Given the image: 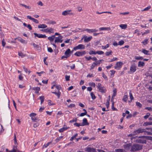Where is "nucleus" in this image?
Returning <instances> with one entry per match:
<instances>
[{
  "instance_id": "obj_1",
  "label": "nucleus",
  "mask_w": 152,
  "mask_h": 152,
  "mask_svg": "<svg viewBox=\"0 0 152 152\" xmlns=\"http://www.w3.org/2000/svg\"><path fill=\"white\" fill-rule=\"evenodd\" d=\"M145 129L139 128L138 129L134 131L132 133L129 134V136H133L137 135L140 133H142L145 132Z\"/></svg>"
},
{
  "instance_id": "obj_2",
  "label": "nucleus",
  "mask_w": 152,
  "mask_h": 152,
  "mask_svg": "<svg viewBox=\"0 0 152 152\" xmlns=\"http://www.w3.org/2000/svg\"><path fill=\"white\" fill-rule=\"evenodd\" d=\"M96 87L99 89V92L102 93H104L106 92V90L104 86H102V84L100 83H98Z\"/></svg>"
},
{
  "instance_id": "obj_3",
  "label": "nucleus",
  "mask_w": 152,
  "mask_h": 152,
  "mask_svg": "<svg viewBox=\"0 0 152 152\" xmlns=\"http://www.w3.org/2000/svg\"><path fill=\"white\" fill-rule=\"evenodd\" d=\"M142 148V145L138 144H135L132 146L131 150L133 151H135L141 150Z\"/></svg>"
},
{
  "instance_id": "obj_4",
  "label": "nucleus",
  "mask_w": 152,
  "mask_h": 152,
  "mask_svg": "<svg viewBox=\"0 0 152 152\" xmlns=\"http://www.w3.org/2000/svg\"><path fill=\"white\" fill-rule=\"evenodd\" d=\"M86 53V51L84 50L81 51H77L74 54V55L77 57H80L84 56Z\"/></svg>"
},
{
  "instance_id": "obj_5",
  "label": "nucleus",
  "mask_w": 152,
  "mask_h": 152,
  "mask_svg": "<svg viewBox=\"0 0 152 152\" xmlns=\"http://www.w3.org/2000/svg\"><path fill=\"white\" fill-rule=\"evenodd\" d=\"M85 48V45L82 44H79L77 46L74 47L73 49L75 50H78L84 49Z\"/></svg>"
},
{
  "instance_id": "obj_6",
  "label": "nucleus",
  "mask_w": 152,
  "mask_h": 152,
  "mask_svg": "<svg viewBox=\"0 0 152 152\" xmlns=\"http://www.w3.org/2000/svg\"><path fill=\"white\" fill-rule=\"evenodd\" d=\"M84 150L85 151L88 152H96V148L89 147H87L85 148Z\"/></svg>"
},
{
  "instance_id": "obj_7",
  "label": "nucleus",
  "mask_w": 152,
  "mask_h": 152,
  "mask_svg": "<svg viewBox=\"0 0 152 152\" xmlns=\"http://www.w3.org/2000/svg\"><path fill=\"white\" fill-rule=\"evenodd\" d=\"M35 37H37L38 38H45L47 37V36L45 34H37L36 33H33Z\"/></svg>"
},
{
  "instance_id": "obj_8",
  "label": "nucleus",
  "mask_w": 152,
  "mask_h": 152,
  "mask_svg": "<svg viewBox=\"0 0 152 152\" xmlns=\"http://www.w3.org/2000/svg\"><path fill=\"white\" fill-rule=\"evenodd\" d=\"M83 31H86L87 32L90 33H92L94 32H96L98 31L97 29L96 28L95 29H89L88 28L84 30Z\"/></svg>"
},
{
  "instance_id": "obj_9",
  "label": "nucleus",
  "mask_w": 152,
  "mask_h": 152,
  "mask_svg": "<svg viewBox=\"0 0 152 152\" xmlns=\"http://www.w3.org/2000/svg\"><path fill=\"white\" fill-rule=\"evenodd\" d=\"M122 63L121 62H118L116 64V65L115 66V68L116 69H119L122 66Z\"/></svg>"
},
{
  "instance_id": "obj_10",
  "label": "nucleus",
  "mask_w": 152,
  "mask_h": 152,
  "mask_svg": "<svg viewBox=\"0 0 152 152\" xmlns=\"http://www.w3.org/2000/svg\"><path fill=\"white\" fill-rule=\"evenodd\" d=\"M136 66L135 64H133L132 65L130 68V70L131 72H134L136 71Z\"/></svg>"
},
{
  "instance_id": "obj_11",
  "label": "nucleus",
  "mask_w": 152,
  "mask_h": 152,
  "mask_svg": "<svg viewBox=\"0 0 152 152\" xmlns=\"http://www.w3.org/2000/svg\"><path fill=\"white\" fill-rule=\"evenodd\" d=\"M89 124V123H88L87 120L86 118H84L83 120V122L81 124V126H84L88 125Z\"/></svg>"
},
{
  "instance_id": "obj_12",
  "label": "nucleus",
  "mask_w": 152,
  "mask_h": 152,
  "mask_svg": "<svg viewBox=\"0 0 152 152\" xmlns=\"http://www.w3.org/2000/svg\"><path fill=\"white\" fill-rule=\"evenodd\" d=\"M137 142L139 143H145L146 141L145 139L142 138L141 139H137Z\"/></svg>"
},
{
  "instance_id": "obj_13",
  "label": "nucleus",
  "mask_w": 152,
  "mask_h": 152,
  "mask_svg": "<svg viewBox=\"0 0 152 152\" xmlns=\"http://www.w3.org/2000/svg\"><path fill=\"white\" fill-rule=\"evenodd\" d=\"M64 54L66 56L68 57H69L71 54L70 50L69 48L65 52Z\"/></svg>"
},
{
  "instance_id": "obj_14",
  "label": "nucleus",
  "mask_w": 152,
  "mask_h": 152,
  "mask_svg": "<svg viewBox=\"0 0 152 152\" xmlns=\"http://www.w3.org/2000/svg\"><path fill=\"white\" fill-rule=\"evenodd\" d=\"M92 38V36H90L88 37L87 36H86L84 37V41L86 42H89L91 40Z\"/></svg>"
},
{
  "instance_id": "obj_15",
  "label": "nucleus",
  "mask_w": 152,
  "mask_h": 152,
  "mask_svg": "<svg viewBox=\"0 0 152 152\" xmlns=\"http://www.w3.org/2000/svg\"><path fill=\"white\" fill-rule=\"evenodd\" d=\"M32 90L35 91V93L37 94L39 93L40 90V88L39 87H34L31 88Z\"/></svg>"
},
{
  "instance_id": "obj_16",
  "label": "nucleus",
  "mask_w": 152,
  "mask_h": 152,
  "mask_svg": "<svg viewBox=\"0 0 152 152\" xmlns=\"http://www.w3.org/2000/svg\"><path fill=\"white\" fill-rule=\"evenodd\" d=\"M110 27H102L99 28V31L102 30H110Z\"/></svg>"
},
{
  "instance_id": "obj_17",
  "label": "nucleus",
  "mask_w": 152,
  "mask_h": 152,
  "mask_svg": "<svg viewBox=\"0 0 152 152\" xmlns=\"http://www.w3.org/2000/svg\"><path fill=\"white\" fill-rule=\"evenodd\" d=\"M45 30L46 31V33L50 32L53 33L54 32L53 29L51 28H48L45 29Z\"/></svg>"
},
{
  "instance_id": "obj_18",
  "label": "nucleus",
  "mask_w": 152,
  "mask_h": 152,
  "mask_svg": "<svg viewBox=\"0 0 152 152\" xmlns=\"http://www.w3.org/2000/svg\"><path fill=\"white\" fill-rule=\"evenodd\" d=\"M113 95L112 97V98L111 99V102H112V100H113V97H115L116 95V92H117V90H116V89H115V88L114 89L113 91Z\"/></svg>"
},
{
  "instance_id": "obj_19",
  "label": "nucleus",
  "mask_w": 152,
  "mask_h": 152,
  "mask_svg": "<svg viewBox=\"0 0 152 152\" xmlns=\"http://www.w3.org/2000/svg\"><path fill=\"white\" fill-rule=\"evenodd\" d=\"M47 27V25L45 24H39L38 26V28H45Z\"/></svg>"
},
{
  "instance_id": "obj_20",
  "label": "nucleus",
  "mask_w": 152,
  "mask_h": 152,
  "mask_svg": "<svg viewBox=\"0 0 152 152\" xmlns=\"http://www.w3.org/2000/svg\"><path fill=\"white\" fill-rule=\"evenodd\" d=\"M63 36L61 35L59 36L58 37H55L56 39L55 40V43L58 42L59 41V39H61L63 38Z\"/></svg>"
},
{
  "instance_id": "obj_21",
  "label": "nucleus",
  "mask_w": 152,
  "mask_h": 152,
  "mask_svg": "<svg viewBox=\"0 0 152 152\" xmlns=\"http://www.w3.org/2000/svg\"><path fill=\"white\" fill-rule=\"evenodd\" d=\"M51 93L53 94H55L56 95L58 98H60L61 94V92L60 91H58V92H57L56 91H53Z\"/></svg>"
},
{
  "instance_id": "obj_22",
  "label": "nucleus",
  "mask_w": 152,
  "mask_h": 152,
  "mask_svg": "<svg viewBox=\"0 0 152 152\" xmlns=\"http://www.w3.org/2000/svg\"><path fill=\"white\" fill-rule=\"evenodd\" d=\"M131 146V144L130 143L127 144L126 145H124V148L125 149L127 150L129 149L130 147Z\"/></svg>"
},
{
  "instance_id": "obj_23",
  "label": "nucleus",
  "mask_w": 152,
  "mask_h": 152,
  "mask_svg": "<svg viewBox=\"0 0 152 152\" xmlns=\"http://www.w3.org/2000/svg\"><path fill=\"white\" fill-rule=\"evenodd\" d=\"M55 35H53L51 37H48V39L51 42H53L55 38Z\"/></svg>"
},
{
  "instance_id": "obj_24",
  "label": "nucleus",
  "mask_w": 152,
  "mask_h": 152,
  "mask_svg": "<svg viewBox=\"0 0 152 152\" xmlns=\"http://www.w3.org/2000/svg\"><path fill=\"white\" fill-rule=\"evenodd\" d=\"M97 66L96 64V62H94L90 66V70H91L94 69V67Z\"/></svg>"
},
{
  "instance_id": "obj_25",
  "label": "nucleus",
  "mask_w": 152,
  "mask_h": 152,
  "mask_svg": "<svg viewBox=\"0 0 152 152\" xmlns=\"http://www.w3.org/2000/svg\"><path fill=\"white\" fill-rule=\"evenodd\" d=\"M71 11V10L64 11L62 12V14L64 15H67L68 14H69L70 12Z\"/></svg>"
},
{
  "instance_id": "obj_26",
  "label": "nucleus",
  "mask_w": 152,
  "mask_h": 152,
  "mask_svg": "<svg viewBox=\"0 0 152 152\" xmlns=\"http://www.w3.org/2000/svg\"><path fill=\"white\" fill-rule=\"evenodd\" d=\"M145 65V63L143 62L139 61L138 63V66L139 67H143Z\"/></svg>"
},
{
  "instance_id": "obj_27",
  "label": "nucleus",
  "mask_w": 152,
  "mask_h": 152,
  "mask_svg": "<svg viewBox=\"0 0 152 152\" xmlns=\"http://www.w3.org/2000/svg\"><path fill=\"white\" fill-rule=\"evenodd\" d=\"M39 99L41 100V104H42L44 102L45 98L44 96H41L39 97Z\"/></svg>"
},
{
  "instance_id": "obj_28",
  "label": "nucleus",
  "mask_w": 152,
  "mask_h": 152,
  "mask_svg": "<svg viewBox=\"0 0 152 152\" xmlns=\"http://www.w3.org/2000/svg\"><path fill=\"white\" fill-rule=\"evenodd\" d=\"M152 122H146L143 124V126H146L148 125H152Z\"/></svg>"
},
{
  "instance_id": "obj_29",
  "label": "nucleus",
  "mask_w": 152,
  "mask_h": 152,
  "mask_svg": "<svg viewBox=\"0 0 152 152\" xmlns=\"http://www.w3.org/2000/svg\"><path fill=\"white\" fill-rule=\"evenodd\" d=\"M18 39L20 42L22 43L26 44L27 43V42L25 40L23 39L22 38H20V39Z\"/></svg>"
},
{
  "instance_id": "obj_30",
  "label": "nucleus",
  "mask_w": 152,
  "mask_h": 152,
  "mask_svg": "<svg viewBox=\"0 0 152 152\" xmlns=\"http://www.w3.org/2000/svg\"><path fill=\"white\" fill-rule=\"evenodd\" d=\"M142 52L145 55H149V54L148 53L149 51L148 50H146L144 49H142Z\"/></svg>"
},
{
  "instance_id": "obj_31",
  "label": "nucleus",
  "mask_w": 152,
  "mask_h": 152,
  "mask_svg": "<svg viewBox=\"0 0 152 152\" xmlns=\"http://www.w3.org/2000/svg\"><path fill=\"white\" fill-rule=\"evenodd\" d=\"M63 137V136H61L59 137H58L55 140L56 143L58 142L59 141H60L61 140Z\"/></svg>"
},
{
  "instance_id": "obj_32",
  "label": "nucleus",
  "mask_w": 152,
  "mask_h": 152,
  "mask_svg": "<svg viewBox=\"0 0 152 152\" xmlns=\"http://www.w3.org/2000/svg\"><path fill=\"white\" fill-rule=\"evenodd\" d=\"M111 102H112V106H111L112 109L113 110H116L117 109L116 108H115L114 107V103L113 101V100H112V101Z\"/></svg>"
},
{
  "instance_id": "obj_33",
  "label": "nucleus",
  "mask_w": 152,
  "mask_h": 152,
  "mask_svg": "<svg viewBox=\"0 0 152 152\" xmlns=\"http://www.w3.org/2000/svg\"><path fill=\"white\" fill-rule=\"evenodd\" d=\"M20 5H21L22 6H23L24 7H25L26 8V9H30L31 8V7L29 6H27V5H25V4H20Z\"/></svg>"
},
{
  "instance_id": "obj_34",
  "label": "nucleus",
  "mask_w": 152,
  "mask_h": 152,
  "mask_svg": "<svg viewBox=\"0 0 152 152\" xmlns=\"http://www.w3.org/2000/svg\"><path fill=\"white\" fill-rule=\"evenodd\" d=\"M134 58L137 60H142L143 59V58L142 56H135L134 57Z\"/></svg>"
},
{
  "instance_id": "obj_35",
  "label": "nucleus",
  "mask_w": 152,
  "mask_h": 152,
  "mask_svg": "<svg viewBox=\"0 0 152 152\" xmlns=\"http://www.w3.org/2000/svg\"><path fill=\"white\" fill-rule=\"evenodd\" d=\"M33 121L37 122L39 121V119H38L37 117L32 118L31 119Z\"/></svg>"
},
{
  "instance_id": "obj_36",
  "label": "nucleus",
  "mask_w": 152,
  "mask_h": 152,
  "mask_svg": "<svg viewBox=\"0 0 152 152\" xmlns=\"http://www.w3.org/2000/svg\"><path fill=\"white\" fill-rule=\"evenodd\" d=\"M77 135L78 134L77 133L75 134L74 135L72 136L71 137L70 140L71 141H72L74 139L76 138V137L77 136Z\"/></svg>"
},
{
  "instance_id": "obj_37",
  "label": "nucleus",
  "mask_w": 152,
  "mask_h": 152,
  "mask_svg": "<svg viewBox=\"0 0 152 152\" xmlns=\"http://www.w3.org/2000/svg\"><path fill=\"white\" fill-rule=\"evenodd\" d=\"M91 98L93 99H96V97L94 95V93L93 92H91Z\"/></svg>"
},
{
  "instance_id": "obj_38",
  "label": "nucleus",
  "mask_w": 152,
  "mask_h": 152,
  "mask_svg": "<svg viewBox=\"0 0 152 152\" xmlns=\"http://www.w3.org/2000/svg\"><path fill=\"white\" fill-rule=\"evenodd\" d=\"M36 115L37 114L36 113H32L30 114L29 116L31 118V119L32 118H34Z\"/></svg>"
},
{
  "instance_id": "obj_39",
  "label": "nucleus",
  "mask_w": 152,
  "mask_h": 152,
  "mask_svg": "<svg viewBox=\"0 0 152 152\" xmlns=\"http://www.w3.org/2000/svg\"><path fill=\"white\" fill-rule=\"evenodd\" d=\"M18 55L19 56H21L22 58H23L25 56V55H24L21 52H18Z\"/></svg>"
},
{
  "instance_id": "obj_40",
  "label": "nucleus",
  "mask_w": 152,
  "mask_h": 152,
  "mask_svg": "<svg viewBox=\"0 0 152 152\" xmlns=\"http://www.w3.org/2000/svg\"><path fill=\"white\" fill-rule=\"evenodd\" d=\"M102 60H103L102 59H100V60H99L97 61H95L94 62H96V65H97L100 64L101 61Z\"/></svg>"
},
{
  "instance_id": "obj_41",
  "label": "nucleus",
  "mask_w": 152,
  "mask_h": 152,
  "mask_svg": "<svg viewBox=\"0 0 152 152\" xmlns=\"http://www.w3.org/2000/svg\"><path fill=\"white\" fill-rule=\"evenodd\" d=\"M23 69L24 71L26 73H28V74H29L31 72L30 71L28 70V69H27V68H26V67H23Z\"/></svg>"
},
{
  "instance_id": "obj_42",
  "label": "nucleus",
  "mask_w": 152,
  "mask_h": 152,
  "mask_svg": "<svg viewBox=\"0 0 152 152\" xmlns=\"http://www.w3.org/2000/svg\"><path fill=\"white\" fill-rule=\"evenodd\" d=\"M145 139L150 140L152 141V137L147 136H145Z\"/></svg>"
},
{
  "instance_id": "obj_43",
  "label": "nucleus",
  "mask_w": 152,
  "mask_h": 152,
  "mask_svg": "<svg viewBox=\"0 0 152 152\" xmlns=\"http://www.w3.org/2000/svg\"><path fill=\"white\" fill-rule=\"evenodd\" d=\"M56 88L58 90V91H59V90L61 89V87L60 85H55Z\"/></svg>"
},
{
  "instance_id": "obj_44",
  "label": "nucleus",
  "mask_w": 152,
  "mask_h": 152,
  "mask_svg": "<svg viewBox=\"0 0 152 152\" xmlns=\"http://www.w3.org/2000/svg\"><path fill=\"white\" fill-rule=\"evenodd\" d=\"M89 53L90 55H92V54H94L95 55L96 54V52L95 51H93V50H90L89 52Z\"/></svg>"
},
{
  "instance_id": "obj_45",
  "label": "nucleus",
  "mask_w": 152,
  "mask_h": 152,
  "mask_svg": "<svg viewBox=\"0 0 152 152\" xmlns=\"http://www.w3.org/2000/svg\"><path fill=\"white\" fill-rule=\"evenodd\" d=\"M148 39H145L144 41L142 42V43L144 45H145L148 43Z\"/></svg>"
},
{
  "instance_id": "obj_46",
  "label": "nucleus",
  "mask_w": 152,
  "mask_h": 152,
  "mask_svg": "<svg viewBox=\"0 0 152 152\" xmlns=\"http://www.w3.org/2000/svg\"><path fill=\"white\" fill-rule=\"evenodd\" d=\"M151 8V7L150 6H148L145 8L143 10H142V11H148Z\"/></svg>"
},
{
  "instance_id": "obj_47",
  "label": "nucleus",
  "mask_w": 152,
  "mask_h": 152,
  "mask_svg": "<svg viewBox=\"0 0 152 152\" xmlns=\"http://www.w3.org/2000/svg\"><path fill=\"white\" fill-rule=\"evenodd\" d=\"M70 76L66 75L65 76V78L66 81H68L70 80Z\"/></svg>"
},
{
  "instance_id": "obj_48",
  "label": "nucleus",
  "mask_w": 152,
  "mask_h": 152,
  "mask_svg": "<svg viewBox=\"0 0 152 152\" xmlns=\"http://www.w3.org/2000/svg\"><path fill=\"white\" fill-rule=\"evenodd\" d=\"M112 53V51L111 50H110L109 52H107L105 53L106 56H108L110 55H111Z\"/></svg>"
},
{
  "instance_id": "obj_49",
  "label": "nucleus",
  "mask_w": 152,
  "mask_h": 152,
  "mask_svg": "<svg viewBox=\"0 0 152 152\" xmlns=\"http://www.w3.org/2000/svg\"><path fill=\"white\" fill-rule=\"evenodd\" d=\"M104 53V52L102 51H97L96 52V53L99 55H101Z\"/></svg>"
},
{
  "instance_id": "obj_50",
  "label": "nucleus",
  "mask_w": 152,
  "mask_h": 152,
  "mask_svg": "<svg viewBox=\"0 0 152 152\" xmlns=\"http://www.w3.org/2000/svg\"><path fill=\"white\" fill-rule=\"evenodd\" d=\"M14 141L15 144L16 145V144H18V143L17 142V140L16 139V137L15 134L14 135Z\"/></svg>"
},
{
  "instance_id": "obj_51",
  "label": "nucleus",
  "mask_w": 152,
  "mask_h": 152,
  "mask_svg": "<svg viewBox=\"0 0 152 152\" xmlns=\"http://www.w3.org/2000/svg\"><path fill=\"white\" fill-rule=\"evenodd\" d=\"M102 47L103 49H105L109 47V45L107 44L105 46H102Z\"/></svg>"
},
{
  "instance_id": "obj_52",
  "label": "nucleus",
  "mask_w": 152,
  "mask_h": 152,
  "mask_svg": "<svg viewBox=\"0 0 152 152\" xmlns=\"http://www.w3.org/2000/svg\"><path fill=\"white\" fill-rule=\"evenodd\" d=\"M48 51L50 53H52L53 52V50L50 47H48Z\"/></svg>"
},
{
  "instance_id": "obj_53",
  "label": "nucleus",
  "mask_w": 152,
  "mask_h": 152,
  "mask_svg": "<svg viewBox=\"0 0 152 152\" xmlns=\"http://www.w3.org/2000/svg\"><path fill=\"white\" fill-rule=\"evenodd\" d=\"M49 24H54L56 23V22L54 20H51L49 21L48 23Z\"/></svg>"
},
{
  "instance_id": "obj_54",
  "label": "nucleus",
  "mask_w": 152,
  "mask_h": 152,
  "mask_svg": "<svg viewBox=\"0 0 152 152\" xmlns=\"http://www.w3.org/2000/svg\"><path fill=\"white\" fill-rule=\"evenodd\" d=\"M150 114L149 113H147L146 114V115H145L144 118L145 119H147L150 116Z\"/></svg>"
},
{
  "instance_id": "obj_55",
  "label": "nucleus",
  "mask_w": 152,
  "mask_h": 152,
  "mask_svg": "<svg viewBox=\"0 0 152 152\" xmlns=\"http://www.w3.org/2000/svg\"><path fill=\"white\" fill-rule=\"evenodd\" d=\"M77 121V119L76 118H75L73 120H71L69 121V123H72L75 122H76Z\"/></svg>"
},
{
  "instance_id": "obj_56",
  "label": "nucleus",
  "mask_w": 152,
  "mask_h": 152,
  "mask_svg": "<svg viewBox=\"0 0 152 152\" xmlns=\"http://www.w3.org/2000/svg\"><path fill=\"white\" fill-rule=\"evenodd\" d=\"M136 105H137V106L139 107H142V105L139 102H136Z\"/></svg>"
},
{
  "instance_id": "obj_57",
  "label": "nucleus",
  "mask_w": 152,
  "mask_h": 152,
  "mask_svg": "<svg viewBox=\"0 0 152 152\" xmlns=\"http://www.w3.org/2000/svg\"><path fill=\"white\" fill-rule=\"evenodd\" d=\"M2 45L3 47H4L5 46L6 44V42L5 41V39H3L2 41Z\"/></svg>"
},
{
  "instance_id": "obj_58",
  "label": "nucleus",
  "mask_w": 152,
  "mask_h": 152,
  "mask_svg": "<svg viewBox=\"0 0 152 152\" xmlns=\"http://www.w3.org/2000/svg\"><path fill=\"white\" fill-rule=\"evenodd\" d=\"M102 77L104 78L105 79L107 80L108 79L107 77L106 76L105 74L104 73V72L102 73Z\"/></svg>"
},
{
  "instance_id": "obj_59",
  "label": "nucleus",
  "mask_w": 152,
  "mask_h": 152,
  "mask_svg": "<svg viewBox=\"0 0 152 152\" xmlns=\"http://www.w3.org/2000/svg\"><path fill=\"white\" fill-rule=\"evenodd\" d=\"M115 151L116 152H122L123 151V149H115Z\"/></svg>"
},
{
  "instance_id": "obj_60",
  "label": "nucleus",
  "mask_w": 152,
  "mask_h": 152,
  "mask_svg": "<svg viewBox=\"0 0 152 152\" xmlns=\"http://www.w3.org/2000/svg\"><path fill=\"white\" fill-rule=\"evenodd\" d=\"M74 125L77 127H79L80 126H81V124L77 123H75Z\"/></svg>"
},
{
  "instance_id": "obj_61",
  "label": "nucleus",
  "mask_w": 152,
  "mask_h": 152,
  "mask_svg": "<svg viewBox=\"0 0 152 152\" xmlns=\"http://www.w3.org/2000/svg\"><path fill=\"white\" fill-rule=\"evenodd\" d=\"M129 97L130 99H131V101L134 99V98L132 94V93H131L130 92L129 93Z\"/></svg>"
},
{
  "instance_id": "obj_62",
  "label": "nucleus",
  "mask_w": 152,
  "mask_h": 152,
  "mask_svg": "<svg viewBox=\"0 0 152 152\" xmlns=\"http://www.w3.org/2000/svg\"><path fill=\"white\" fill-rule=\"evenodd\" d=\"M18 78L20 80H22L23 79V77L22 76L21 74L19 75H18Z\"/></svg>"
},
{
  "instance_id": "obj_63",
  "label": "nucleus",
  "mask_w": 152,
  "mask_h": 152,
  "mask_svg": "<svg viewBox=\"0 0 152 152\" xmlns=\"http://www.w3.org/2000/svg\"><path fill=\"white\" fill-rule=\"evenodd\" d=\"M85 59H86V61H88L90 60L91 58V57L90 56H88V57L85 56Z\"/></svg>"
},
{
  "instance_id": "obj_64",
  "label": "nucleus",
  "mask_w": 152,
  "mask_h": 152,
  "mask_svg": "<svg viewBox=\"0 0 152 152\" xmlns=\"http://www.w3.org/2000/svg\"><path fill=\"white\" fill-rule=\"evenodd\" d=\"M124 44V40H121L118 43V45H121Z\"/></svg>"
}]
</instances>
